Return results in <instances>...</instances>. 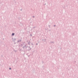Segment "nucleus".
Segmentation results:
<instances>
[{
    "mask_svg": "<svg viewBox=\"0 0 78 78\" xmlns=\"http://www.w3.org/2000/svg\"><path fill=\"white\" fill-rule=\"evenodd\" d=\"M14 35V33H13V34H12V36Z\"/></svg>",
    "mask_w": 78,
    "mask_h": 78,
    "instance_id": "nucleus-1",
    "label": "nucleus"
},
{
    "mask_svg": "<svg viewBox=\"0 0 78 78\" xmlns=\"http://www.w3.org/2000/svg\"><path fill=\"white\" fill-rule=\"evenodd\" d=\"M9 69H11V68H9Z\"/></svg>",
    "mask_w": 78,
    "mask_h": 78,
    "instance_id": "nucleus-2",
    "label": "nucleus"
}]
</instances>
